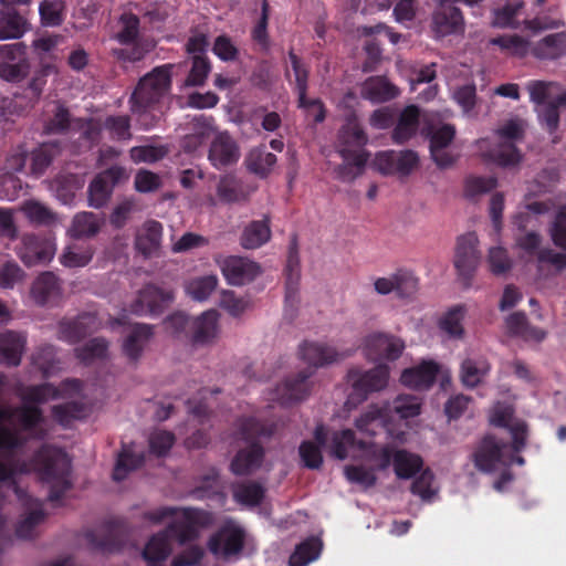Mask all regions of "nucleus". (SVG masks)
Returning a JSON list of instances; mask_svg holds the SVG:
<instances>
[{"label":"nucleus","mask_w":566,"mask_h":566,"mask_svg":"<svg viewBox=\"0 0 566 566\" xmlns=\"http://www.w3.org/2000/svg\"><path fill=\"white\" fill-rule=\"evenodd\" d=\"M103 536L97 539L94 533L88 534L92 544L105 552L119 551L125 542L126 524L122 518H109L102 525Z\"/></svg>","instance_id":"27"},{"label":"nucleus","mask_w":566,"mask_h":566,"mask_svg":"<svg viewBox=\"0 0 566 566\" xmlns=\"http://www.w3.org/2000/svg\"><path fill=\"white\" fill-rule=\"evenodd\" d=\"M420 124V109L417 105L406 106L399 114L391 139L397 145H403L416 136Z\"/></svg>","instance_id":"31"},{"label":"nucleus","mask_w":566,"mask_h":566,"mask_svg":"<svg viewBox=\"0 0 566 566\" xmlns=\"http://www.w3.org/2000/svg\"><path fill=\"white\" fill-rule=\"evenodd\" d=\"M112 39L124 46L112 49L113 57L123 63L139 62L155 48L153 41L140 36V19L130 11L119 15Z\"/></svg>","instance_id":"4"},{"label":"nucleus","mask_w":566,"mask_h":566,"mask_svg":"<svg viewBox=\"0 0 566 566\" xmlns=\"http://www.w3.org/2000/svg\"><path fill=\"white\" fill-rule=\"evenodd\" d=\"M373 166L384 176L407 177L418 168L419 156L412 149L378 151L373 160Z\"/></svg>","instance_id":"11"},{"label":"nucleus","mask_w":566,"mask_h":566,"mask_svg":"<svg viewBox=\"0 0 566 566\" xmlns=\"http://www.w3.org/2000/svg\"><path fill=\"white\" fill-rule=\"evenodd\" d=\"M60 283L52 272L41 273L33 282L31 296L38 305H46L60 295Z\"/></svg>","instance_id":"36"},{"label":"nucleus","mask_w":566,"mask_h":566,"mask_svg":"<svg viewBox=\"0 0 566 566\" xmlns=\"http://www.w3.org/2000/svg\"><path fill=\"white\" fill-rule=\"evenodd\" d=\"M497 187L495 177L469 176L464 180V197L474 200Z\"/></svg>","instance_id":"59"},{"label":"nucleus","mask_w":566,"mask_h":566,"mask_svg":"<svg viewBox=\"0 0 566 566\" xmlns=\"http://www.w3.org/2000/svg\"><path fill=\"white\" fill-rule=\"evenodd\" d=\"M80 389L81 381L78 379H65L60 388L51 382H43L27 387L22 399L30 403H43L49 399L60 398L62 391H78Z\"/></svg>","instance_id":"28"},{"label":"nucleus","mask_w":566,"mask_h":566,"mask_svg":"<svg viewBox=\"0 0 566 566\" xmlns=\"http://www.w3.org/2000/svg\"><path fill=\"white\" fill-rule=\"evenodd\" d=\"M65 3L62 0H43L39 6L41 22L45 27H59L64 21Z\"/></svg>","instance_id":"56"},{"label":"nucleus","mask_w":566,"mask_h":566,"mask_svg":"<svg viewBox=\"0 0 566 566\" xmlns=\"http://www.w3.org/2000/svg\"><path fill=\"white\" fill-rule=\"evenodd\" d=\"M244 545V532L234 526H223L208 539V548L216 556L226 558L239 554Z\"/></svg>","instance_id":"21"},{"label":"nucleus","mask_w":566,"mask_h":566,"mask_svg":"<svg viewBox=\"0 0 566 566\" xmlns=\"http://www.w3.org/2000/svg\"><path fill=\"white\" fill-rule=\"evenodd\" d=\"M285 275V297H284V317L292 322L297 315L300 305V281L301 262L298 256L297 238L293 235L284 270Z\"/></svg>","instance_id":"10"},{"label":"nucleus","mask_w":566,"mask_h":566,"mask_svg":"<svg viewBox=\"0 0 566 566\" xmlns=\"http://www.w3.org/2000/svg\"><path fill=\"white\" fill-rule=\"evenodd\" d=\"M321 542L311 537L298 544L290 556V566H305L310 562L316 559L321 552Z\"/></svg>","instance_id":"55"},{"label":"nucleus","mask_w":566,"mask_h":566,"mask_svg":"<svg viewBox=\"0 0 566 566\" xmlns=\"http://www.w3.org/2000/svg\"><path fill=\"white\" fill-rule=\"evenodd\" d=\"M421 409V401L418 397L411 395L397 396L391 406L378 408L371 406L355 421L356 429L364 434L375 437L379 430L385 429L392 433L389 428V412L400 419H409L418 416Z\"/></svg>","instance_id":"5"},{"label":"nucleus","mask_w":566,"mask_h":566,"mask_svg":"<svg viewBox=\"0 0 566 566\" xmlns=\"http://www.w3.org/2000/svg\"><path fill=\"white\" fill-rule=\"evenodd\" d=\"M103 219L93 212L82 211L76 213L67 233L73 239H86L95 237L102 228Z\"/></svg>","instance_id":"38"},{"label":"nucleus","mask_w":566,"mask_h":566,"mask_svg":"<svg viewBox=\"0 0 566 566\" xmlns=\"http://www.w3.org/2000/svg\"><path fill=\"white\" fill-rule=\"evenodd\" d=\"M531 54L542 61H555L566 55V32L552 33L533 43Z\"/></svg>","instance_id":"32"},{"label":"nucleus","mask_w":566,"mask_h":566,"mask_svg":"<svg viewBox=\"0 0 566 566\" xmlns=\"http://www.w3.org/2000/svg\"><path fill=\"white\" fill-rule=\"evenodd\" d=\"M108 353V342L104 337H94L83 346L74 349L75 357L88 365L95 359H103Z\"/></svg>","instance_id":"52"},{"label":"nucleus","mask_w":566,"mask_h":566,"mask_svg":"<svg viewBox=\"0 0 566 566\" xmlns=\"http://www.w3.org/2000/svg\"><path fill=\"white\" fill-rule=\"evenodd\" d=\"M221 272L231 285H244L253 281L260 273V265L243 256L230 255L218 261Z\"/></svg>","instance_id":"18"},{"label":"nucleus","mask_w":566,"mask_h":566,"mask_svg":"<svg viewBox=\"0 0 566 566\" xmlns=\"http://www.w3.org/2000/svg\"><path fill=\"white\" fill-rule=\"evenodd\" d=\"M174 67L171 63L156 66L139 80L132 95L134 112L146 113L168 94Z\"/></svg>","instance_id":"6"},{"label":"nucleus","mask_w":566,"mask_h":566,"mask_svg":"<svg viewBox=\"0 0 566 566\" xmlns=\"http://www.w3.org/2000/svg\"><path fill=\"white\" fill-rule=\"evenodd\" d=\"M217 195L220 201L233 203L245 199L241 181L231 174L220 178L217 185Z\"/></svg>","instance_id":"51"},{"label":"nucleus","mask_w":566,"mask_h":566,"mask_svg":"<svg viewBox=\"0 0 566 566\" xmlns=\"http://www.w3.org/2000/svg\"><path fill=\"white\" fill-rule=\"evenodd\" d=\"M15 412L23 431L32 432L44 421L42 409L34 405L24 403Z\"/></svg>","instance_id":"63"},{"label":"nucleus","mask_w":566,"mask_h":566,"mask_svg":"<svg viewBox=\"0 0 566 566\" xmlns=\"http://www.w3.org/2000/svg\"><path fill=\"white\" fill-rule=\"evenodd\" d=\"M21 210L27 219L35 226H51L56 219L51 209L34 200L24 202Z\"/></svg>","instance_id":"57"},{"label":"nucleus","mask_w":566,"mask_h":566,"mask_svg":"<svg viewBox=\"0 0 566 566\" xmlns=\"http://www.w3.org/2000/svg\"><path fill=\"white\" fill-rule=\"evenodd\" d=\"M233 499L247 506H258L265 496V488L256 481L239 482L232 486Z\"/></svg>","instance_id":"42"},{"label":"nucleus","mask_w":566,"mask_h":566,"mask_svg":"<svg viewBox=\"0 0 566 566\" xmlns=\"http://www.w3.org/2000/svg\"><path fill=\"white\" fill-rule=\"evenodd\" d=\"M218 277L216 275H205L195 277L186 286L187 293L196 301H205L216 290Z\"/></svg>","instance_id":"62"},{"label":"nucleus","mask_w":566,"mask_h":566,"mask_svg":"<svg viewBox=\"0 0 566 566\" xmlns=\"http://www.w3.org/2000/svg\"><path fill=\"white\" fill-rule=\"evenodd\" d=\"M211 71V63L205 55L192 56V65L185 81L186 86H202Z\"/></svg>","instance_id":"64"},{"label":"nucleus","mask_w":566,"mask_h":566,"mask_svg":"<svg viewBox=\"0 0 566 566\" xmlns=\"http://www.w3.org/2000/svg\"><path fill=\"white\" fill-rule=\"evenodd\" d=\"M432 30L437 36L462 33L464 31L462 11L454 4L441 0L432 14Z\"/></svg>","instance_id":"22"},{"label":"nucleus","mask_w":566,"mask_h":566,"mask_svg":"<svg viewBox=\"0 0 566 566\" xmlns=\"http://www.w3.org/2000/svg\"><path fill=\"white\" fill-rule=\"evenodd\" d=\"M405 349V342L390 334L373 333L367 335L363 342V350L367 358L371 360L387 359L394 361L398 359Z\"/></svg>","instance_id":"16"},{"label":"nucleus","mask_w":566,"mask_h":566,"mask_svg":"<svg viewBox=\"0 0 566 566\" xmlns=\"http://www.w3.org/2000/svg\"><path fill=\"white\" fill-rule=\"evenodd\" d=\"M94 253L92 245L70 247L60 256V262L66 268H83L92 261Z\"/></svg>","instance_id":"61"},{"label":"nucleus","mask_w":566,"mask_h":566,"mask_svg":"<svg viewBox=\"0 0 566 566\" xmlns=\"http://www.w3.org/2000/svg\"><path fill=\"white\" fill-rule=\"evenodd\" d=\"M60 153V147L54 143L41 145L31 155V170L35 175H42Z\"/></svg>","instance_id":"58"},{"label":"nucleus","mask_w":566,"mask_h":566,"mask_svg":"<svg viewBox=\"0 0 566 566\" xmlns=\"http://www.w3.org/2000/svg\"><path fill=\"white\" fill-rule=\"evenodd\" d=\"M54 245L48 239L35 234L23 235L17 254L27 266L46 264L54 255Z\"/></svg>","instance_id":"19"},{"label":"nucleus","mask_w":566,"mask_h":566,"mask_svg":"<svg viewBox=\"0 0 566 566\" xmlns=\"http://www.w3.org/2000/svg\"><path fill=\"white\" fill-rule=\"evenodd\" d=\"M128 179L126 169L122 166H112L95 176L88 186V203L99 209L109 200L114 187Z\"/></svg>","instance_id":"13"},{"label":"nucleus","mask_w":566,"mask_h":566,"mask_svg":"<svg viewBox=\"0 0 566 566\" xmlns=\"http://www.w3.org/2000/svg\"><path fill=\"white\" fill-rule=\"evenodd\" d=\"M29 29L27 19L15 10H0V41L20 39Z\"/></svg>","instance_id":"41"},{"label":"nucleus","mask_w":566,"mask_h":566,"mask_svg":"<svg viewBox=\"0 0 566 566\" xmlns=\"http://www.w3.org/2000/svg\"><path fill=\"white\" fill-rule=\"evenodd\" d=\"M497 134L505 142L492 150L493 160L501 167H515L522 160V154L514 145V140L522 139L523 128L516 120H509L497 129Z\"/></svg>","instance_id":"15"},{"label":"nucleus","mask_w":566,"mask_h":566,"mask_svg":"<svg viewBox=\"0 0 566 566\" xmlns=\"http://www.w3.org/2000/svg\"><path fill=\"white\" fill-rule=\"evenodd\" d=\"M506 327L511 335L522 337L525 340L542 342L546 333L544 329L528 323L524 312H514L506 318Z\"/></svg>","instance_id":"39"},{"label":"nucleus","mask_w":566,"mask_h":566,"mask_svg":"<svg viewBox=\"0 0 566 566\" xmlns=\"http://www.w3.org/2000/svg\"><path fill=\"white\" fill-rule=\"evenodd\" d=\"M238 433L245 448L238 450L230 463V470L234 475L245 476L259 470L265 458V449L260 443V438H270L274 434L275 427L264 423L254 417H241L237 421Z\"/></svg>","instance_id":"2"},{"label":"nucleus","mask_w":566,"mask_h":566,"mask_svg":"<svg viewBox=\"0 0 566 566\" xmlns=\"http://www.w3.org/2000/svg\"><path fill=\"white\" fill-rule=\"evenodd\" d=\"M219 313L216 310H209L195 317L190 324V340L195 346H206L212 344L219 335Z\"/></svg>","instance_id":"25"},{"label":"nucleus","mask_w":566,"mask_h":566,"mask_svg":"<svg viewBox=\"0 0 566 566\" xmlns=\"http://www.w3.org/2000/svg\"><path fill=\"white\" fill-rule=\"evenodd\" d=\"M300 357L308 364V367L286 377L275 387L274 399L281 405L287 406L305 400L312 390L313 382L311 378L315 368L337 361L344 355H340L333 346L316 342H304L300 346Z\"/></svg>","instance_id":"1"},{"label":"nucleus","mask_w":566,"mask_h":566,"mask_svg":"<svg viewBox=\"0 0 566 566\" xmlns=\"http://www.w3.org/2000/svg\"><path fill=\"white\" fill-rule=\"evenodd\" d=\"M171 545L167 532L154 534L143 549V558L147 566H165V562L171 554Z\"/></svg>","instance_id":"34"},{"label":"nucleus","mask_w":566,"mask_h":566,"mask_svg":"<svg viewBox=\"0 0 566 566\" xmlns=\"http://www.w3.org/2000/svg\"><path fill=\"white\" fill-rule=\"evenodd\" d=\"M479 239L474 232L460 235L457 240L454 266L465 286H470L480 264Z\"/></svg>","instance_id":"12"},{"label":"nucleus","mask_w":566,"mask_h":566,"mask_svg":"<svg viewBox=\"0 0 566 566\" xmlns=\"http://www.w3.org/2000/svg\"><path fill=\"white\" fill-rule=\"evenodd\" d=\"M356 448L358 450H366L368 448L367 441L357 440L356 434L352 429H344L334 432L331 444V453L339 460H344L348 455V449Z\"/></svg>","instance_id":"44"},{"label":"nucleus","mask_w":566,"mask_h":566,"mask_svg":"<svg viewBox=\"0 0 566 566\" xmlns=\"http://www.w3.org/2000/svg\"><path fill=\"white\" fill-rule=\"evenodd\" d=\"M103 127L114 140L120 142L132 138L130 119L127 115H109L105 118Z\"/></svg>","instance_id":"60"},{"label":"nucleus","mask_w":566,"mask_h":566,"mask_svg":"<svg viewBox=\"0 0 566 566\" xmlns=\"http://www.w3.org/2000/svg\"><path fill=\"white\" fill-rule=\"evenodd\" d=\"M399 94V87L381 75L367 77L360 88L361 97L375 104L395 99Z\"/></svg>","instance_id":"29"},{"label":"nucleus","mask_w":566,"mask_h":566,"mask_svg":"<svg viewBox=\"0 0 566 566\" xmlns=\"http://www.w3.org/2000/svg\"><path fill=\"white\" fill-rule=\"evenodd\" d=\"M490 43L518 57H524L531 53L533 45L527 39L518 34L500 35L491 39Z\"/></svg>","instance_id":"49"},{"label":"nucleus","mask_w":566,"mask_h":566,"mask_svg":"<svg viewBox=\"0 0 566 566\" xmlns=\"http://www.w3.org/2000/svg\"><path fill=\"white\" fill-rule=\"evenodd\" d=\"M96 329V318L90 313H82L75 318H63L57 325V338L74 345Z\"/></svg>","instance_id":"23"},{"label":"nucleus","mask_w":566,"mask_h":566,"mask_svg":"<svg viewBox=\"0 0 566 566\" xmlns=\"http://www.w3.org/2000/svg\"><path fill=\"white\" fill-rule=\"evenodd\" d=\"M30 464L39 473L40 479L50 484L48 500L52 503H59L72 488L70 481L71 461L67 454L61 449L42 446L32 455Z\"/></svg>","instance_id":"3"},{"label":"nucleus","mask_w":566,"mask_h":566,"mask_svg":"<svg viewBox=\"0 0 566 566\" xmlns=\"http://www.w3.org/2000/svg\"><path fill=\"white\" fill-rule=\"evenodd\" d=\"M144 462L145 454L143 452L135 453L128 448H123L117 457L113 479L115 481H123L130 471L140 468Z\"/></svg>","instance_id":"47"},{"label":"nucleus","mask_w":566,"mask_h":566,"mask_svg":"<svg viewBox=\"0 0 566 566\" xmlns=\"http://www.w3.org/2000/svg\"><path fill=\"white\" fill-rule=\"evenodd\" d=\"M53 419L63 427L85 416V405L80 401H69L55 405L51 409Z\"/></svg>","instance_id":"54"},{"label":"nucleus","mask_w":566,"mask_h":566,"mask_svg":"<svg viewBox=\"0 0 566 566\" xmlns=\"http://www.w3.org/2000/svg\"><path fill=\"white\" fill-rule=\"evenodd\" d=\"M491 371V364L484 357L467 358L460 368V378L464 387L473 389L483 382Z\"/></svg>","instance_id":"37"},{"label":"nucleus","mask_w":566,"mask_h":566,"mask_svg":"<svg viewBox=\"0 0 566 566\" xmlns=\"http://www.w3.org/2000/svg\"><path fill=\"white\" fill-rule=\"evenodd\" d=\"M172 300V292L148 284L139 291L137 298L130 304V312L139 316L158 315Z\"/></svg>","instance_id":"17"},{"label":"nucleus","mask_w":566,"mask_h":566,"mask_svg":"<svg viewBox=\"0 0 566 566\" xmlns=\"http://www.w3.org/2000/svg\"><path fill=\"white\" fill-rule=\"evenodd\" d=\"M276 156L265 150L264 147H258L250 151L247 159L248 168L251 172L261 178H265L276 164Z\"/></svg>","instance_id":"48"},{"label":"nucleus","mask_w":566,"mask_h":566,"mask_svg":"<svg viewBox=\"0 0 566 566\" xmlns=\"http://www.w3.org/2000/svg\"><path fill=\"white\" fill-rule=\"evenodd\" d=\"M368 143V136L358 120L348 118L338 132V154L344 160L354 159L356 167H365L369 153L363 147Z\"/></svg>","instance_id":"9"},{"label":"nucleus","mask_w":566,"mask_h":566,"mask_svg":"<svg viewBox=\"0 0 566 566\" xmlns=\"http://www.w3.org/2000/svg\"><path fill=\"white\" fill-rule=\"evenodd\" d=\"M439 371L440 366L438 363L423 360L416 367L405 369L400 376V381L407 387L427 390L436 382Z\"/></svg>","instance_id":"26"},{"label":"nucleus","mask_w":566,"mask_h":566,"mask_svg":"<svg viewBox=\"0 0 566 566\" xmlns=\"http://www.w3.org/2000/svg\"><path fill=\"white\" fill-rule=\"evenodd\" d=\"M27 338L21 333L6 331L0 334V361L7 366H18L25 348Z\"/></svg>","instance_id":"33"},{"label":"nucleus","mask_w":566,"mask_h":566,"mask_svg":"<svg viewBox=\"0 0 566 566\" xmlns=\"http://www.w3.org/2000/svg\"><path fill=\"white\" fill-rule=\"evenodd\" d=\"M395 293L398 298L411 300L419 290V280L413 272L398 269L394 272Z\"/></svg>","instance_id":"50"},{"label":"nucleus","mask_w":566,"mask_h":566,"mask_svg":"<svg viewBox=\"0 0 566 566\" xmlns=\"http://www.w3.org/2000/svg\"><path fill=\"white\" fill-rule=\"evenodd\" d=\"M271 238L270 220L252 221L245 227L241 235V244L245 249H258L265 244Z\"/></svg>","instance_id":"43"},{"label":"nucleus","mask_w":566,"mask_h":566,"mask_svg":"<svg viewBox=\"0 0 566 566\" xmlns=\"http://www.w3.org/2000/svg\"><path fill=\"white\" fill-rule=\"evenodd\" d=\"M524 7L523 1L506 2L502 7L495 8L492 11L491 24L499 29H515L517 28L516 17Z\"/></svg>","instance_id":"46"},{"label":"nucleus","mask_w":566,"mask_h":566,"mask_svg":"<svg viewBox=\"0 0 566 566\" xmlns=\"http://www.w3.org/2000/svg\"><path fill=\"white\" fill-rule=\"evenodd\" d=\"M564 107H566V92L538 107V120L548 134L553 135L557 132L560 118L559 109Z\"/></svg>","instance_id":"40"},{"label":"nucleus","mask_w":566,"mask_h":566,"mask_svg":"<svg viewBox=\"0 0 566 566\" xmlns=\"http://www.w3.org/2000/svg\"><path fill=\"white\" fill-rule=\"evenodd\" d=\"M465 315V308L457 305L450 308L439 321V327L451 338H462L464 328L462 325Z\"/></svg>","instance_id":"53"},{"label":"nucleus","mask_w":566,"mask_h":566,"mask_svg":"<svg viewBox=\"0 0 566 566\" xmlns=\"http://www.w3.org/2000/svg\"><path fill=\"white\" fill-rule=\"evenodd\" d=\"M212 522L213 516L210 512L186 507L181 510V518L170 522L164 532H167L169 538H175L178 545L185 546L197 541L200 536V528L210 526Z\"/></svg>","instance_id":"8"},{"label":"nucleus","mask_w":566,"mask_h":566,"mask_svg":"<svg viewBox=\"0 0 566 566\" xmlns=\"http://www.w3.org/2000/svg\"><path fill=\"white\" fill-rule=\"evenodd\" d=\"M423 461L420 455L407 450H398L394 454V471L399 479H410L420 472Z\"/></svg>","instance_id":"45"},{"label":"nucleus","mask_w":566,"mask_h":566,"mask_svg":"<svg viewBox=\"0 0 566 566\" xmlns=\"http://www.w3.org/2000/svg\"><path fill=\"white\" fill-rule=\"evenodd\" d=\"M240 158L237 142L228 132H219L211 140L208 159L216 169H224L235 165Z\"/></svg>","instance_id":"20"},{"label":"nucleus","mask_w":566,"mask_h":566,"mask_svg":"<svg viewBox=\"0 0 566 566\" xmlns=\"http://www.w3.org/2000/svg\"><path fill=\"white\" fill-rule=\"evenodd\" d=\"M390 369L386 364H378L375 367L364 370L353 367L347 371V382L350 391L345 406L348 409L356 408L367 400L369 395L381 391L388 385Z\"/></svg>","instance_id":"7"},{"label":"nucleus","mask_w":566,"mask_h":566,"mask_svg":"<svg viewBox=\"0 0 566 566\" xmlns=\"http://www.w3.org/2000/svg\"><path fill=\"white\" fill-rule=\"evenodd\" d=\"M506 443L497 440L494 436H485L479 443L473 453V462L475 468L485 473L493 472L502 461L503 450Z\"/></svg>","instance_id":"24"},{"label":"nucleus","mask_w":566,"mask_h":566,"mask_svg":"<svg viewBox=\"0 0 566 566\" xmlns=\"http://www.w3.org/2000/svg\"><path fill=\"white\" fill-rule=\"evenodd\" d=\"M161 238V223L156 220H149L144 224L142 231L137 233L135 248L145 258H149L158 251Z\"/></svg>","instance_id":"35"},{"label":"nucleus","mask_w":566,"mask_h":566,"mask_svg":"<svg viewBox=\"0 0 566 566\" xmlns=\"http://www.w3.org/2000/svg\"><path fill=\"white\" fill-rule=\"evenodd\" d=\"M154 335L153 326L136 323L130 326L125 337L122 349L124 355L132 363H137L143 355L144 348Z\"/></svg>","instance_id":"30"},{"label":"nucleus","mask_w":566,"mask_h":566,"mask_svg":"<svg viewBox=\"0 0 566 566\" xmlns=\"http://www.w3.org/2000/svg\"><path fill=\"white\" fill-rule=\"evenodd\" d=\"M30 71L23 43L0 45V77L8 82L22 81Z\"/></svg>","instance_id":"14"}]
</instances>
